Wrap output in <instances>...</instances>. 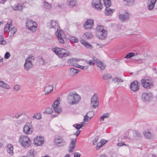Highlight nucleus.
Returning a JSON list of instances; mask_svg holds the SVG:
<instances>
[{"mask_svg":"<svg viewBox=\"0 0 157 157\" xmlns=\"http://www.w3.org/2000/svg\"><path fill=\"white\" fill-rule=\"evenodd\" d=\"M48 26L50 28L57 29V31L56 32L55 34L59 41L62 44L64 43L63 39L65 38L66 36L64 32L60 30L58 22L54 20H52L51 22L48 23Z\"/></svg>","mask_w":157,"mask_h":157,"instance_id":"1","label":"nucleus"},{"mask_svg":"<svg viewBox=\"0 0 157 157\" xmlns=\"http://www.w3.org/2000/svg\"><path fill=\"white\" fill-rule=\"evenodd\" d=\"M81 98L77 93H71L68 97L67 101L70 105H74L78 104L80 101Z\"/></svg>","mask_w":157,"mask_h":157,"instance_id":"2","label":"nucleus"},{"mask_svg":"<svg viewBox=\"0 0 157 157\" xmlns=\"http://www.w3.org/2000/svg\"><path fill=\"white\" fill-rule=\"evenodd\" d=\"M96 29V35L99 39L103 40L106 37L107 32L104 29L103 26L98 25Z\"/></svg>","mask_w":157,"mask_h":157,"instance_id":"3","label":"nucleus"},{"mask_svg":"<svg viewBox=\"0 0 157 157\" xmlns=\"http://www.w3.org/2000/svg\"><path fill=\"white\" fill-rule=\"evenodd\" d=\"M52 50L60 57H65L69 55V54L67 53L66 50L63 48L56 47L53 49Z\"/></svg>","mask_w":157,"mask_h":157,"instance_id":"4","label":"nucleus"},{"mask_svg":"<svg viewBox=\"0 0 157 157\" xmlns=\"http://www.w3.org/2000/svg\"><path fill=\"white\" fill-rule=\"evenodd\" d=\"M19 141L21 145L25 147H28L31 144V141L26 136H21L20 138Z\"/></svg>","mask_w":157,"mask_h":157,"instance_id":"5","label":"nucleus"},{"mask_svg":"<svg viewBox=\"0 0 157 157\" xmlns=\"http://www.w3.org/2000/svg\"><path fill=\"white\" fill-rule=\"evenodd\" d=\"M34 57L31 55H29L26 59L24 64V68L26 71H29L32 67V62L34 60Z\"/></svg>","mask_w":157,"mask_h":157,"instance_id":"6","label":"nucleus"},{"mask_svg":"<svg viewBox=\"0 0 157 157\" xmlns=\"http://www.w3.org/2000/svg\"><path fill=\"white\" fill-rule=\"evenodd\" d=\"M26 27L30 31L34 32L37 29V24L32 20L28 19L26 21Z\"/></svg>","mask_w":157,"mask_h":157,"instance_id":"7","label":"nucleus"},{"mask_svg":"<svg viewBox=\"0 0 157 157\" xmlns=\"http://www.w3.org/2000/svg\"><path fill=\"white\" fill-rule=\"evenodd\" d=\"M141 82L142 86L145 88L149 89L153 86L148 77H145L142 79Z\"/></svg>","mask_w":157,"mask_h":157,"instance_id":"8","label":"nucleus"},{"mask_svg":"<svg viewBox=\"0 0 157 157\" xmlns=\"http://www.w3.org/2000/svg\"><path fill=\"white\" fill-rule=\"evenodd\" d=\"M33 131V127L32 124L29 123H27L24 126L23 132L26 135L31 134Z\"/></svg>","mask_w":157,"mask_h":157,"instance_id":"9","label":"nucleus"},{"mask_svg":"<svg viewBox=\"0 0 157 157\" xmlns=\"http://www.w3.org/2000/svg\"><path fill=\"white\" fill-rule=\"evenodd\" d=\"M59 98H58L57 100H56L52 105V107L53 108L55 112L59 114L62 112V109L59 106Z\"/></svg>","mask_w":157,"mask_h":157,"instance_id":"10","label":"nucleus"},{"mask_svg":"<svg viewBox=\"0 0 157 157\" xmlns=\"http://www.w3.org/2000/svg\"><path fill=\"white\" fill-rule=\"evenodd\" d=\"M101 0H93L92 2V7L97 10H100L102 8Z\"/></svg>","mask_w":157,"mask_h":157,"instance_id":"11","label":"nucleus"},{"mask_svg":"<svg viewBox=\"0 0 157 157\" xmlns=\"http://www.w3.org/2000/svg\"><path fill=\"white\" fill-rule=\"evenodd\" d=\"M98 95L97 94H94L91 98V105L94 108H95L98 105Z\"/></svg>","mask_w":157,"mask_h":157,"instance_id":"12","label":"nucleus"},{"mask_svg":"<svg viewBox=\"0 0 157 157\" xmlns=\"http://www.w3.org/2000/svg\"><path fill=\"white\" fill-rule=\"evenodd\" d=\"M55 143L59 146H63L65 144L63 137L62 136H57L55 138Z\"/></svg>","mask_w":157,"mask_h":157,"instance_id":"13","label":"nucleus"},{"mask_svg":"<svg viewBox=\"0 0 157 157\" xmlns=\"http://www.w3.org/2000/svg\"><path fill=\"white\" fill-rule=\"evenodd\" d=\"M140 85H139L138 82L135 80L131 82L130 86L131 90L133 91H136L140 88Z\"/></svg>","mask_w":157,"mask_h":157,"instance_id":"14","label":"nucleus"},{"mask_svg":"<svg viewBox=\"0 0 157 157\" xmlns=\"http://www.w3.org/2000/svg\"><path fill=\"white\" fill-rule=\"evenodd\" d=\"M152 97V95L151 93H144L142 95V99L144 101H150Z\"/></svg>","mask_w":157,"mask_h":157,"instance_id":"15","label":"nucleus"},{"mask_svg":"<svg viewBox=\"0 0 157 157\" xmlns=\"http://www.w3.org/2000/svg\"><path fill=\"white\" fill-rule=\"evenodd\" d=\"M44 142V138L42 136H37L34 139V143L37 146L42 145Z\"/></svg>","mask_w":157,"mask_h":157,"instance_id":"16","label":"nucleus"},{"mask_svg":"<svg viewBox=\"0 0 157 157\" xmlns=\"http://www.w3.org/2000/svg\"><path fill=\"white\" fill-rule=\"evenodd\" d=\"M94 26V20L92 19L87 20L84 25V27L85 29H91Z\"/></svg>","mask_w":157,"mask_h":157,"instance_id":"17","label":"nucleus"},{"mask_svg":"<svg viewBox=\"0 0 157 157\" xmlns=\"http://www.w3.org/2000/svg\"><path fill=\"white\" fill-rule=\"evenodd\" d=\"M81 60V59H80L72 58L68 60V63L70 64V65L74 67H77L78 65V64L77 63Z\"/></svg>","mask_w":157,"mask_h":157,"instance_id":"18","label":"nucleus"},{"mask_svg":"<svg viewBox=\"0 0 157 157\" xmlns=\"http://www.w3.org/2000/svg\"><path fill=\"white\" fill-rule=\"evenodd\" d=\"M76 139H72L70 143L69 148L68 152L71 153L73 151L74 149L76 147Z\"/></svg>","mask_w":157,"mask_h":157,"instance_id":"19","label":"nucleus"},{"mask_svg":"<svg viewBox=\"0 0 157 157\" xmlns=\"http://www.w3.org/2000/svg\"><path fill=\"white\" fill-rule=\"evenodd\" d=\"M129 14L128 12H126L124 14H119V18L122 21H124L128 19L129 17Z\"/></svg>","mask_w":157,"mask_h":157,"instance_id":"20","label":"nucleus"},{"mask_svg":"<svg viewBox=\"0 0 157 157\" xmlns=\"http://www.w3.org/2000/svg\"><path fill=\"white\" fill-rule=\"evenodd\" d=\"M6 150L7 152L8 153L10 154V155H12L13 154V147L12 145L11 144H8L6 146Z\"/></svg>","mask_w":157,"mask_h":157,"instance_id":"21","label":"nucleus"},{"mask_svg":"<svg viewBox=\"0 0 157 157\" xmlns=\"http://www.w3.org/2000/svg\"><path fill=\"white\" fill-rule=\"evenodd\" d=\"M109 7H106L105 13L107 16H111L115 10L114 9H111Z\"/></svg>","mask_w":157,"mask_h":157,"instance_id":"22","label":"nucleus"},{"mask_svg":"<svg viewBox=\"0 0 157 157\" xmlns=\"http://www.w3.org/2000/svg\"><path fill=\"white\" fill-rule=\"evenodd\" d=\"M53 90V87L52 85H50L46 87L44 89V91L45 92V94H48L51 92Z\"/></svg>","mask_w":157,"mask_h":157,"instance_id":"23","label":"nucleus"},{"mask_svg":"<svg viewBox=\"0 0 157 157\" xmlns=\"http://www.w3.org/2000/svg\"><path fill=\"white\" fill-rule=\"evenodd\" d=\"M97 66L99 67L101 70H104L106 67L105 65L102 62L99 60L97 61Z\"/></svg>","mask_w":157,"mask_h":157,"instance_id":"24","label":"nucleus"},{"mask_svg":"<svg viewBox=\"0 0 157 157\" xmlns=\"http://www.w3.org/2000/svg\"><path fill=\"white\" fill-rule=\"evenodd\" d=\"M157 0H150V4L148 5V9L149 10H152L154 8Z\"/></svg>","mask_w":157,"mask_h":157,"instance_id":"25","label":"nucleus"},{"mask_svg":"<svg viewBox=\"0 0 157 157\" xmlns=\"http://www.w3.org/2000/svg\"><path fill=\"white\" fill-rule=\"evenodd\" d=\"M89 113H91L92 114H93V115H94L92 112L90 111L88 112L84 117L83 121L84 122H87L89 121L90 120V119H91L92 117H89L88 115V114H89Z\"/></svg>","mask_w":157,"mask_h":157,"instance_id":"26","label":"nucleus"},{"mask_svg":"<svg viewBox=\"0 0 157 157\" xmlns=\"http://www.w3.org/2000/svg\"><path fill=\"white\" fill-rule=\"evenodd\" d=\"M78 72L79 71L73 68H71L70 69V73L71 76H73L77 74Z\"/></svg>","mask_w":157,"mask_h":157,"instance_id":"27","label":"nucleus"},{"mask_svg":"<svg viewBox=\"0 0 157 157\" xmlns=\"http://www.w3.org/2000/svg\"><path fill=\"white\" fill-rule=\"evenodd\" d=\"M102 78L105 80H108L112 78V75L109 74H105L102 75Z\"/></svg>","mask_w":157,"mask_h":157,"instance_id":"28","label":"nucleus"},{"mask_svg":"<svg viewBox=\"0 0 157 157\" xmlns=\"http://www.w3.org/2000/svg\"><path fill=\"white\" fill-rule=\"evenodd\" d=\"M0 86L5 88L7 89H10V86L6 83H5L3 81H0Z\"/></svg>","mask_w":157,"mask_h":157,"instance_id":"29","label":"nucleus"},{"mask_svg":"<svg viewBox=\"0 0 157 157\" xmlns=\"http://www.w3.org/2000/svg\"><path fill=\"white\" fill-rule=\"evenodd\" d=\"M83 37L86 39H89L92 38V35L90 33L87 32L84 34Z\"/></svg>","mask_w":157,"mask_h":157,"instance_id":"30","label":"nucleus"},{"mask_svg":"<svg viewBox=\"0 0 157 157\" xmlns=\"http://www.w3.org/2000/svg\"><path fill=\"white\" fill-rule=\"evenodd\" d=\"M67 3L69 6L72 7L75 6L76 4L75 0H67Z\"/></svg>","mask_w":157,"mask_h":157,"instance_id":"31","label":"nucleus"},{"mask_svg":"<svg viewBox=\"0 0 157 157\" xmlns=\"http://www.w3.org/2000/svg\"><path fill=\"white\" fill-rule=\"evenodd\" d=\"M16 31L17 29L15 28H12L9 32V34H10V36H13Z\"/></svg>","mask_w":157,"mask_h":157,"instance_id":"32","label":"nucleus"},{"mask_svg":"<svg viewBox=\"0 0 157 157\" xmlns=\"http://www.w3.org/2000/svg\"><path fill=\"white\" fill-rule=\"evenodd\" d=\"M23 9V6L21 4H17L15 5L13 8V10H15L21 11Z\"/></svg>","mask_w":157,"mask_h":157,"instance_id":"33","label":"nucleus"},{"mask_svg":"<svg viewBox=\"0 0 157 157\" xmlns=\"http://www.w3.org/2000/svg\"><path fill=\"white\" fill-rule=\"evenodd\" d=\"M103 1L105 7H110L111 6L110 0H103Z\"/></svg>","mask_w":157,"mask_h":157,"instance_id":"34","label":"nucleus"},{"mask_svg":"<svg viewBox=\"0 0 157 157\" xmlns=\"http://www.w3.org/2000/svg\"><path fill=\"white\" fill-rule=\"evenodd\" d=\"M82 44L84 45L85 47L88 48H91L92 46L90 44H89L87 42H86L84 40H82L81 41Z\"/></svg>","mask_w":157,"mask_h":157,"instance_id":"35","label":"nucleus"},{"mask_svg":"<svg viewBox=\"0 0 157 157\" xmlns=\"http://www.w3.org/2000/svg\"><path fill=\"white\" fill-rule=\"evenodd\" d=\"M144 134L146 138H150L151 137V135L150 132L145 131L144 133Z\"/></svg>","mask_w":157,"mask_h":157,"instance_id":"36","label":"nucleus"},{"mask_svg":"<svg viewBox=\"0 0 157 157\" xmlns=\"http://www.w3.org/2000/svg\"><path fill=\"white\" fill-rule=\"evenodd\" d=\"M53 110L52 109L49 108H47L45 111L44 112V113L47 114H52L53 112Z\"/></svg>","mask_w":157,"mask_h":157,"instance_id":"37","label":"nucleus"},{"mask_svg":"<svg viewBox=\"0 0 157 157\" xmlns=\"http://www.w3.org/2000/svg\"><path fill=\"white\" fill-rule=\"evenodd\" d=\"M36 152L33 150H31L29 152V155L27 156L28 157H34V155L36 154Z\"/></svg>","mask_w":157,"mask_h":157,"instance_id":"38","label":"nucleus"},{"mask_svg":"<svg viewBox=\"0 0 157 157\" xmlns=\"http://www.w3.org/2000/svg\"><path fill=\"white\" fill-rule=\"evenodd\" d=\"M12 25V23L8 24V23H7L4 29V32H6L8 30H9L10 27Z\"/></svg>","mask_w":157,"mask_h":157,"instance_id":"39","label":"nucleus"},{"mask_svg":"<svg viewBox=\"0 0 157 157\" xmlns=\"http://www.w3.org/2000/svg\"><path fill=\"white\" fill-rule=\"evenodd\" d=\"M4 37L3 36H0V44L5 45L6 44V42L4 40Z\"/></svg>","mask_w":157,"mask_h":157,"instance_id":"40","label":"nucleus"},{"mask_svg":"<svg viewBox=\"0 0 157 157\" xmlns=\"http://www.w3.org/2000/svg\"><path fill=\"white\" fill-rule=\"evenodd\" d=\"M113 81L115 83H119L123 82V80L120 78H116L113 79Z\"/></svg>","mask_w":157,"mask_h":157,"instance_id":"41","label":"nucleus"},{"mask_svg":"<svg viewBox=\"0 0 157 157\" xmlns=\"http://www.w3.org/2000/svg\"><path fill=\"white\" fill-rule=\"evenodd\" d=\"M135 56V54L132 52H130L127 54L124 58H130Z\"/></svg>","mask_w":157,"mask_h":157,"instance_id":"42","label":"nucleus"},{"mask_svg":"<svg viewBox=\"0 0 157 157\" xmlns=\"http://www.w3.org/2000/svg\"><path fill=\"white\" fill-rule=\"evenodd\" d=\"M85 62L89 64L90 65L94 66L95 64V62L94 61V60H86L85 61Z\"/></svg>","mask_w":157,"mask_h":157,"instance_id":"43","label":"nucleus"},{"mask_svg":"<svg viewBox=\"0 0 157 157\" xmlns=\"http://www.w3.org/2000/svg\"><path fill=\"white\" fill-rule=\"evenodd\" d=\"M109 113H105L102 116H101L100 117V119H101L103 121L105 118H107L109 117Z\"/></svg>","mask_w":157,"mask_h":157,"instance_id":"44","label":"nucleus"},{"mask_svg":"<svg viewBox=\"0 0 157 157\" xmlns=\"http://www.w3.org/2000/svg\"><path fill=\"white\" fill-rule=\"evenodd\" d=\"M34 119V118L37 119H40L41 118V115L40 113L35 114L33 117Z\"/></svg>","mask_w":157,"mask_h":157,"instance_id":"45","label":"nucleus"},{"mask_svg":"<svg viewBox=\"0 0 157 157\" xmlns=\"http://www.w3.org/2000/svg\"><path fill=\"white\" fill-rule=\"evenodd\" d=\"M71 40L73 42L76 43L78 41V39L74 36H72L71 38Z\"/></svg>","mask_w":157,"mask_h":157,"instance_id":"46","label":"nucleus"},{"mask_svg":"<svg viewBox=\"0 0 157 157\" xmlns=\"http://www.w3.org/2000/svg\"><path fill=\"white\" fill-rule=\"evenodd\" d=\"M77 67L83 70H87L88 69V67L87 66H83L81 65H80L79 64L78 65V66Z\"/></svg>","mask_w":157,"mask_h":157,"instance_id":"47","label":"nucleus"},{"mask_svg":"<svg viewBox=\"0 0 157 157\" xmlns=\"http://www.w3.org/2000/svg\"><path fill=\"white\" fill-rule=\"evenodd\" d=\"M44 7L45 8L47 9H49L51 8V5L47 2H45Z\"/></svg>","mask_w":157,"mask_h":157,"instance_id":"48","label":"nucleus"},{"mask_svg":"<svg viewBox=\"0 0 157 157\" xmlns=\"http://www.w3.org/2000/svg\"><path fill=\"white\" fill-rule=\"evenodd\" d=\"M20 86L17 84L15 85L13 89L15 91L17 92L20 89Z\"/></svg>","mask_w":157,"mask_h":157,"instance_id":"49","label":"nucleus"},{"mask_svg":"<svg viewBox=\"0 0 157 157\" xmlns=\"http://www.w3.org/2000/svg\"><path fill=\"white\" fill-rule=\"evenodd\" d=\"M103 145L100 142L98 143L96 146V149L98 150L99 148L101 147Z\"/></svg>","mask_w":157,"mask_h":157,"instance_id":"50","label":"nucleus"},{"mask_svg":"<svg viewBox=\"0 0 157 157\" xmlns=\"http://www.w3.org/2000/svg\"><path fill=\"white\" fill-rule=\"evenodd\" d=\"M73 126L77 129H79L81 128L80 124H75L73 125Z\"/></svg>","mask_w":157,"mask_h":157,"instance_id":"51","label":"nucleus"},{"mask_svg":"<svg viewBox=\"0 0 157 157\" xmlns=\"http://www.w3.org/2000/svg\"><path fill=\"white\" fill-rule=\"evenodd\" d=\"M10 56V53L8 52H7L5 55V58L6 59H7L9 58Z\"/></svg>","mask_w":157,"mask_h":157,"instance_id":"52","label":"nucleus"},{"mask_svg":"<svg viewBox=\"0 0 157 157\" xmlns=\"http://www.w3.org/2000/svg\"><path fill=\"white\" fill-rule=\"evenodd\" d=\"M117 145L118 146H122L123 145L127 146V145L124 143V142H121L118 143L117 144Z\"/></svg>","mask_w":157,"mask_h":157,"instance_id":"53","label":"nucleus"},{"mask_svg":"<svg viewBox=\"0 0 157 157\" xmlns=\"http://www.w3.org/2000/svg\"><path fill=\"white\" fill-rule=\"evenodd\" d=\"M98 136H96L95 139L93 141V145H95L96 144V143H97L98 140Z\"/></svg>","mask_w":157,"mask_h":157,"instance_id":"54","label":"nucleus"},{"mask_svg":"<svg viewBox=\"0 0 157 157\" xmlns=\"http://www.w3.org/2000/svg\"><path fill=\"white\" fill-rule=\"evenodd\" d=\"M80 155L78 153L75 152L74 153V157H79Z\"/></svg>","mask_w":157,"mask_h":157,"instance_id":"55","label":"nucleus"},{"mask_svg":"<svg viewBox=\"0 0 157 157\" xmlns=\"http://www.w3.org/2000/svg\"><path fill=\"white\" fill-rule=\"evenodd\" d=\"M103 145L104 144L106 143L107 141L105 140H101L100 142Z\"/></svg>","mask_w":157,"mask_h":157,"instance_id":"56","label":"nucleus"},{"mask_svg":"<svg viewBox=\"0 0 157 157\" xmlns=\"http://www.w3.org/2000/svg\"><path fill=\"white\" fill-rule=\"evenodd\" d=\"M134 0H124V1L125 2L127 3H128L131 2H133Z\"/></svg>","mask_w":157,"mask_h":157,"instance_id":"57","label":"nucleus"},{"mask_svg":"<svg viewBox=\"0 0 157 157\" xmlns=\"http://www.w3.org/2000/svg\"><path fill=\"white\" fill-rule=\"evenodd\" d=\"M92 58L93 59V60H94V62H95V61L96 63H97V61H98L99 60L98 59H97V58L95 56H93V57Z\"/></svg>","mask_w":157,"mask_h":157,"instance_id":"58","label":"nucleus"},{"mask_svg":"<svg viewBox=\"0 0 157 157\" xmlns=\"http://www.w3.org/2000/svg\"><path fill=\"white\" fill-rule=\"evenodd\" d=\"M135 134H136V136H140V133H139V132L137 131H135Z\"/></svg>","mask_w":157,"mask_h":157,"instance_id":"59","label":"nucleus"},{"mask_svg":"<svg viewBox=\"0 0 157 157\" xmlns=\"http://www.w3.org/2000/svg\"><path fill=\"white\" fill-rule=\"evenodd\" d=\"M80 131L78 130L74 134L76 135V136H77L78 134L80 133Z\"/></svg>","mask_w":157,"mask_h":157,"instance_id":"60","label":"nucleus"},{"mask_svg":"<svg viewBox=\"0 0 157 157\" xmlns=\"http://www.w3.org/2000/svg\"><path fill=\"white\" fill-rule=\"evenodd\" d=\"M21 115V114H20V115H15L14 116V117L17 119Z\"/></svg>","mask_w":157,"mask_h":157,"instance_id":"61","label":"nucleus"},{"mask_svg":"<svg viewBox=\"0 0 157 157\" xmlns=\"http://www.w3.org/2000/svg\"><path fill=\"white\" fill-rule=\"evenodd\" d=\"M80 125L81 128H82L84 125V122H81Z\"/></svg>","mask_w":157,"mask_h":157,"instance_id":"62","label":"nucleus"},{"mask_svg":"<svg viewBox=\"0 0 157 157\" xmlns=\"http://www.w3.org/2000/svg\"><path fill=\"white\" fill-rule=\"evenodd\" d=\"M99 157H107L105 155H100Z\"/></svg>","mask_w":157,"mask_h":157,"instance_id":"63","label":"nucleus"},{"mask_svg":"<svg viewBox=\"0 0 157 157\" xmlns=\"http://www.w3.org/2000/svg\"><path fill=\"white\" fill-rule=\"evenodd\" d=\"M64 157H70V155L69 154H67Z\"/></svg>","mask_w":157,"mask_h":157,"instance_id":"64","label":"nucleus"}]
</instances>
